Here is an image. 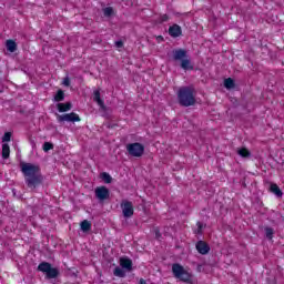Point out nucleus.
Instances as JSON below:
<instances>
[{
	"instance_id": "obj_1",
	"label": "nucleus",
	"mask_w": 284,
	"mask_h": 284,
	"mask_svg": "<svg viewBox=\"0 0 284 284\" xmlns=\"http://www.w3.org/2000/svg\"><path fill=\"white\" fill-rule=\"evenodd\" d=\"M21 172L24 175L26 185L30 190H37L41 183H43V175L41 174V168L32 163H22Z\"/></svg>"
},
{
	"instance_id": "obj_2",
	"label": "nucleus",
	"mask_w": 284,
	"mask_h": 284,
	"mask_svg": "<svg viewBox=\"0 0 284 284\" xmlns=\"http://www.w3.org/2000/svg\"><path fill=\"white\" fill-rule=\"evenodd\" d=\"M178 103L182 108L196 105V90L193 87H181L178 90Z\"/></svg>"
},
{
	"instance_id": "obj_3",
	"label": "nucleus",
	"mask_w": 284,
	"mask_h": 284,
	"mask_svg": "<svg viewBox=\"0 0 284 284\" xmlns=\"http://www.w3.org/2000/svg\"><path fill=\"white\" fill-rule=\"evenodd\" d=\"M173 61H181L182 70H194L192 61L187 59V50L185 49H175L172 51Z\"/></svg>"
},
{
	"instance_id": "obj_4",
	"label": "nucleus",
	"mask_w": 284,
	"mask_h": 284,
	"mask_svg": "<svg viewBox=\"0 0 284 284\" xmlns=\"http://www.w3.org/2000/svg\"><path fill=\"white\" fill-rule=\"evenodd\" d=\"M172 273L174 278H178L182 283H192V274L185 271V267L179 263L172 265Z\"/></svg>"
},
{
	"instance_id": "obj_5",
	"label": "nucleus",
	"mask_w": 284,
	"mask_h": 284,
	"mask_svg": "<svg viewBox=\"0 0 284 284\" xmlns=\"http://www.w3.org/2000/svg\"><path fill=\"white\" fill-rule=\"evenodd\" d=\"M126 151L130 156L140 158L145 152V146L139 142L130 143L126 145Z\"/></svg>"
},
{
	"instance_id": "obj_6",
	"label": "nucleus",
	"mask_w": 284,
	"mask_h": 284,
	"mask_svg": "<svg viewBox=\"0 0 284 284\" xmlns=\"http://www.w3.org/2000/svg\"><path fill=\"white\" fill-rule=\"evenodd\" d=\"M121 207L124 219H132L134 216V204L131 201L122 200Z\"/></svg>"
},
{
	"instance_id": "obj_7",
	"label": "nucleus",
	"mask_w": 284,
	"mask_h": 284,
	"mask_svg": "<svg viewBox=\"0 0 284 284\" xmlns=\"http://www.w3.org/2000/svg\"><path fill=\"white\" fill-rule=\"evenodd\" d=\"M59 123H77L79 121H81V118L79 116V114L74 113V112H71V113H65V114H62V115H59L57 116Z\"/></svg>"
},
{
	"instance_id": "obj_8",
	"label": "nucleus",
	"mask_w": 284,
	"mask_h": 284,
	"mask_svg": "<svg viewBox=\"0 0 284 284\" xmlns=\"http://www.w3.org/2000/svg\"><path fill=\"white\" fill-rule=\"evenodd\" d=\"M94 192L98 201H106V199H110V190L108 186H98Z\"/></svg>"
},
{
	"instance_id": "obj_9",
	"label": "nucleus",
	"mask_w": 284,
	"mask_h": 284,
	"mask_svg": "<svg viewBox=\"0 0 284 284\" xmlns=\"http://www.w3.org/2000/svg\"><path fill=\"white\" fill-rule=\"evenodd\" d=\"M195 248L199 252V254H202L203 256H205V254H210V244H207L203 240L196 242Z\"/></svg>"
},
{
	"instance_id": "obj_10",
	"label": "nucleus",
	"mask_w": 284,
	"mask_h": 284,
	"mask_svg": "<svg viewBox=\"0 0 284 284\" xmlns=\"http://www.w3.org/2000/svg\"><path fill=\"white\" fill-rule=\"evenodd\" d=\"M93 101L98 103L102 112H108V106H105V102H103V100L101 99V91L95 90L93 92Z\"/></svg>"
},
{
	"instance_id": "obj_11",
	"label": "nucleus",
	"mask_w": 284,
	"mask_h": 284,
	"mask_svg": "<svg viewBox=\"0 0 284 284\" xmlns=\"http://www.w3.org/2000/svg\"><path fill=\"white\" fill-rule=\"evenodd\" d=\"M169 34L170 37H172L173 39H176L179 37H181V34H183V30L181 29V26L179 24H173L169 28Z\"/></svg>"
},
{
	"instance_id": "obj_12",
	"label": "nucleus",
	"mask_w": 284,
	"mask_h": 284,
	"mask_svg": "<svg viewBox=\"0 0 284 284\" xmlns=\"http://www.w3.org/2000/svg\"><path fill=\"white\" fill-rule=\"evenodd\" d=\"M120 265L122 270H125L126 272H132V261L130 260V257H121Z\"/></svg>"
},
{
	"instance_id": "obj_13",
	"label": "nucleus",
	"mask_w": 284,
	"mask_h": 284,
	"mask_svg": "<svg viewBox=\"0 0 284 284\" xmlns=\"http://www.w3.org/2000/svg\"><path fill=\"white\" fill-rule=\"evenodd\" d=\"M58 112H70L72 110V102L58 103Z\"/></svg>"
},
{
	"instance_id": "obj_14",
	"label": "nucleus",
	"mask_w": 284,
	"mask_h": 284,
	"mask_svg": "<svg viewBox=\"0 0 284 284\" xmlns=\"http://www.w3.org/2000/svg\"><path fill=\"white\" fill-rule=\"evenodd\" d=\"M270 192L275 194V196H277V199H282L283 197V191H281V187H278V184H274V183L271 184Z\"/></svg>"
},
{
	"instance_id": "obj_15",
	"label": "nucleus",
	"mask_w": 284,
	"mask_h": 284,
	"mask_svg": "<svg viewBox=\"0 0 284 284\" xmlns=\"http://www.w3.org/2000/svg\"><path fill=\"white\" fill-rule=\"evenodd\" d=\"M6 48L8 52H17V42L14 40H7Z\"/></svg>"
},
{
	"instance_id": "obj_16",
	"label": "nucleus",
	"mask_w": 284,
	"mask_h": 284,
	"mask_svg": "<svg viewBox=\"0 0 284 284\" xmlns=\"http://www.w3.org/2000/svg\"><path fill=\"white\" fill-rule=\"evenodd\" d=\"M64 99H65V92L59 89L55 95L53 97V101H55V103H61V101H64Z\"/></svg>"
},
{
	"instance_id": "obj_17",
	"label": "nucleus",
	"mask_w": 284,
	"mask_h": 284,
	"mask_svg": "<svg viewBox=\"0 0 284 284\" xmlns=\"http://www.w3.org/2000/svg\"><path fill=\"white\" fill-rule=\"evenodd\" d=\"M47 278H57V276H59V268H54V267H50L47 272H45Z\"/></svg>"
},
{
	"instance_id": "obj_18",
	"label": "nucleus",
	"mask_w": 284,
	"mask_h": 284,
	"mask_svg": "<svg viewBox=\"0 0 284 284\" xmlns=\"http://www.w3.org/2000/svg\"><path fill=\"white\" fill-rule=\"evenodd\" d=\"M80 229L82 232H90L92 230V223H90L88 220H84L80 223Z\"/></svg>"
},
{
	"instance_id": "obj_19",
	"label": "nucleus",
	"mask_w": 284,
	"mask_h": 284,
	"mask_svg": "<svg viewBox=\"0 0 284 284\" xmlns=\"http://www.w3.org/2000/svg\"><path fill=\"white\" fill-rule=\"evenodd\" d=\"M52 267V264L48 262H42L38 265V271L43 272V274H47V272Z\"/></svg>"
},
{
	"instance_id": "obj_20",
	"label": "nucleus",
	"mask_w": 284,
	"mask_h": 284,
	"mask_svg": "<svg viewBox=\"0 0 284 284\" xmlns=\"http://www.w3.org/2000/svg\"><path fill=\"white\" fill-rule=\"evenodd\" d=\"M113 274L118 276V278H125V268H122V266H116L113 271Z\"/></svg>"
},
{
	"instance_id": "obj_21",
	"label": "nucleus",
	"mask_w": 284,
	"mask_h": 284,
	"mask_svg": "<svg viewBox=\"0 0 284 284\" xmlns=\"http://www.w3.org/2000/svg\"><path fill=\"white\" fill-rule=\"evenodd\" d=\"M237 154L242 156V159H250V156H252V152L246 148L239 149Z\"/></svg>"
},
{
	"instance_id": "obj_22",
	"label": "nucleus",
	"mask_w": 284,
	"mask_h": 284,
	"mask_svg": "<svg viewBox=\"0 0 284 284\" xmlns=\"http://www.w3.org/2000/svg\"><path fill=\"white\" fill-rule=\"evenodd\" d=\"M2 159H10V145L8 143L2 144Z\"/></svg>"
},
{
	"instance_id": "obj_23",
	"label": "nucleus",
	"mask_w": 284,
	"mask_h": 284,
	"mask_svg": "<svg viewBox=\"0 0 284 284\" xmlns=\"http://www.w3.org/2000/svg\"><path fill=\"white\" fill-rule=\"evenodd\" d=\"M236 84L234 83V79L232 78H227L224 80V88H226V90H232V88H234Z\"/></svg>"
},
{
	"instance_id": "obj_24",
	"label": "nucleus",
	"mask_w": 284,
	"mask_h": 284,
	"mask_svg": "<svg viewBox=\"0 0 284 284\" xmlns=\"http://www.w3.org/2000/svg\"><path fill=\"white\" fill-rule=\"evenodd\" d=\"M264 232H265V236H266V239H268V241H272L274 239V229L266 226L264 229Z\"/></svg>"
},
{
	"instance_id": "obj_25",
	"label": "nucleus",
	"mask_w": 284,
	"mask_h": 284,
	"mask_svg": "<svg viewBox=\"0 0 284 284\" xmlns=\"http://www.w3.org/2000/svg\"><path fill=\"white\" fill-rule=\"evenodd\" d=\"M101 179L102 181H104V183H108V184L112 183V175H110V173L108 172L101 173Z\"/></svg>"
},
{
	"instance_id": "obj_26",
	"label": "nucleus",
	"mask_w": 284,
	"mask_h": 284,
	"mask_svg": "<svg viewBox=\"0 0 284 284\" xmlns=\"http://www.w3.org/2000/svg\"><path fill=\"white\" fill-rule=\"evenodd\" d=\"M42 150L43 152H50V150H54V144L52 142H44Z\"/></svg>"
},
{
	"instance_id": "obj_27",
	"label": "nucleus",
	"mask_w": 284,
	"mask_h": 284,
	"mask_svg": "<svg viewBox=\"0 0 284 284\" xmlns=\"http://www.w3.org/2000/svg\"><path fill=\"white\" fill-rule=\"evenodd\" d=\"M104 17H112L114 14V9L112 7H106L103 9Z\"/></svg>"
},
{
	"instance_id": "obj_28",
	"label": "nucleus",
	"mask_w": 284,
	"mask_h": 284,
	"mask_svg": "<svg viewBox=\"0 0 284 284\" xmlns=\"http://www.w3.org/2000/svg\"><path fill=\"white\" fill-rule=\"evenodd\" d=\"M12 139V133L11 132H6L4 135L2 136V143H8Z\"/></svg>"
},
{
	"instance_id": "obj_29",
	"label": "nucleus",
	"mask_w": 284,
	"mask_h": 284,
	"mask_svg": "<svg viewBox=\"0 0 284 284\" xmlns=\"http://www.w3.org/2000/svg\"><path fill=\"white\" fill-rule=\"evenodd\" d=\"M169 20H170V17L168 14H163L160 18L161 23H165V21H169Z\"/></svg>"
},
{
	"instance_id": "obj_30",
	"label": "nucleus",
	"mask_w": 284,
	"mask_h": 284,
	"mask_svg": "<svg viewBox=\"0 0 284 284\" xmlns=\"http://www.w3.org/2000/svg\"><path fill=\"white\" fill-rule=\"evenodd\" d=\"M62 84L65 85L67 88H70V78L69 77L64 78Z\"/></svg>"
},
{
	"instance_id": "obj_31",
	"label": "nucleus",
	"mask_w": 284,
	"mask_h": 284,
	"mask_svg": "<svg viewBox=\"0 0 284 284\" xmlns=\"http://www.w3.org/2000/svg\"><path fill=\"white\" fill-rule=\"evenodd\" d=\"M115 47L123 48V42L121 40L115 41Z\"/></svg>"
},
{
	"instance_id": "obj_32",
	"label": "nucleus",
	"mask_w": 284,
	"mask_h": 284,
	"mask_svg": "<svg viewBox=\"0 0 284 284\" xmlns=\"http://www.w3.org/2000/svg\"><path fill=\"white\" fill-rule=\"evenodd\" d=\"M156 41L158 43H161V41H165V39L163 38V36H158Z\"/></svg>"
},
{
	"instance_id": "obj_33",
	"label": "nucleus",
	"mask_w": 284,
	"mask_h": 284,
	"mask_svg": "<svg viewBox=\"0 0 284 284\" xmlns=\"http://www.w3.org/2000/svg\"><path fill=\"white\" fill-rule=\"evenodd\" d=\"M196 225H197V230H203V223L197 222Z\"/></svg>"
},
{
	"instance_id": "obj_34",
	"label": "nucleus",
	"mask_w": 284,
	"mask_h": 284,
	"mask_svg": "<svg viewBox=\"0 0 284 284\" xmlns=\"http://www.w3.org/2000/svg\"><path fill=\"white\" fill-rule=\"evenodd\" d=\"M31 145L32 148H37V142H34V140H31Z\"/></svg>"
},
{
	"instance_id": "obj_35",
	"label": "nucleus",
	"mask_w": 284,
	"mask_h": 284,
	"mask_svg": "<svg viewBox=\"0 0 284 284\" xmlns=\"http://www.w3.org/2000/svg\"><path fill=\"white\" fill-rule=\"evenodd\" d=\"M201 270H203V265L199 264L197 265V272H201Z\"/></svg>"
},
{
	"instance_id": "obj_36",
	"label": "nucleus",
	"mask_w": 284,
	"mask_h": 284,
	"mask_svg": "<svg viewBox=\"0 0 284 284\" xmlns=\"http://www.w3.org/2000/svg\"><path fill=\"white\" fill-rule=\"evenodd\" d=\"M196 234H203V230L202 229H197Z\"/></svg>"
},
{
	"instance_id": "obj_37",
	"label": "nucleus",
	"mask_w": 284,
	"mask_h": 284,
	"mask_svg": "<svg viewBox=\"0 0 284 284\" xmlns=\"http://www.w3.org/2000/svg\"><path fill=\"white\" fill-rule=\"evenodd\" d=\"M140 284H148L144 278L140 280Z\"/></svg>"
},
{
	"instance_id": "obj_38",
	"label": "nucleus",
	"mask_w": 284,
	"mask_h": 284,
	"mask_svg": "<svg viewBox=\"0 0 284 284\" xmlns=\"http://www.w3.org/2000/svg\"><path fill=\"white\" fill-rule=\"evenodd\" d=\"M155 236L159 239V236H161V233H159V231L155 233Z\"/></svg>"
}]
</instances>
